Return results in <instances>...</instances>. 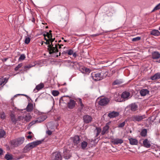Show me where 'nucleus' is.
<instances>
[{"instance_id": "5701e85b", "label": "nucleus", "mask_w": 160, "mask_h": 160, "mask_svg": "<svg viewBox=\"0 0 160 160\" xmlns=\"http://www.w3.org/2000/svg\"><path fill=\"white\" fill-rule=\"evenodd\" d=\"M160 57V54L158 52H154L152 53V58L153 59H158Z\"/></svg>"}, {"instance_id": "2f4dec72", "label": "nucleus", "mask_w": 160, "mask_h": 160, "mask_svg": "<svg viewBox=\"0 0 160 160\" xmlns=\"http://www.w3.org/2000/svg\"><path fill=\"white\" fill-rule=\"evenodd\" d=\"M94 132H96V136H98L101 132V129L100 128H96L94 130Z\"/></svg>"}, {"instance_id": "0eeeda50", "label": "nucleus", "mask_w": 160, "mask_h": 160, "mask_svg": "<svg viewBox=\"0 0 160 160\" xmlns=\"http://www.w3.org/2000/svg\"><path fill=\"white\" fill-rule=\"evenodd\" d=\"M146 118L145 115H136L132 116V120L134 122H139Z\"/></svg>"}, {"instance_id": "3c124183", "label": "nucleus", "mask_w": 160, "mask_h": 160, "mask_svg": "<svg viewBox=\"0 0 160 160\" xmlns=\"http://www.w3.org/2000/svg\"><path fill=\"white\" fill-rule=\"evenodd\" d=\"M102 33H97V34H93L91 35V37H97V36H99L100 35H102Z\"/></svg>"}, {"instance_id": "79ce46f5", "label": "nucleus", "mask_w": 160, "mask_h": 160, "mask_svg": "<svg viewBox=\"0 0 160 160\" xmlns=\"http://www.w3.org/2000/svg\"><path fill=\"white\" fill-rule=\"evenodd\" d=\"M160 9V3L157 5L156 7L154 8L152 12H153L155 10L159 9Z\"/></svg>"}, {"instance_id": "a19ab883", "label": "nucleus", "mask_w": 160, "mask_h": 160, "mask_svg": "<svg viewBox=\"0 0 160 160\" xmlns=\"http://www.w3.org/2000/svg\"><path fill=\"white\" fill-rule=\"evenodd\" d=\"M84 70H85V73L86 74H88L91 72V70L89 68H84Z\"/></svg>"}, {"instance_id": "c03bdc74", "label": "nucleus", "mask_w": 160, "mask_h": 160, "mask_svg": "<svg viewBox=\"0 0 160 160\" xmlns=\"http://www.w3.org/2000/svg\"><path fill=\"white\" fill-rule=\"evenodd\" d=\"M25 56L24 54H22L20 55V57H19V61L23 60L25 59Z\"/></svg>"}, {"instance_id": "8fccbe9b", "label": "nucleus", "mask_w": 160, "mask_h": 160, "mask_svg": "<svg viewBox=\"0 0 160 160\" xmlns=\"http://www.w3.org/2000/svg\"><path fill=\"white\" fill-rule=\"evenodd\" d=\"M125 124V122H124L120 123V124H119L118 126V127L119 128H122L124 126Z\"/></svg>"}, {"instance_id": "864d4df0", "label": "nucleus", "mask_w": 160, "mask_h": 160, "mask_svg": "<svg viewBox=\"0 0 160 160\" xmlns=\"http://www.w3.org/2000/svg\"><path fill=\"white\" fill-rule=\"evenodd\" d=\"M34 113L36 114H40V112L38 110L35 109L34 110Z\"/></svg>"}, {"instance_id": "c85d7f7f", "label": "nucleus", "mask_w": 160, "mask_h": 160, "mask_svg": "<svg viewBox=\"0 0 160 160\" xmlns=\"http://www.w3.org/2000/svg\"><path fill=\"white\" fill-rule=\"evenodd\" d=\"M33 104L32 103H29L26 108L27 111L28 112H31L33 109Z\"/></svg>"}, {"instance_id": "ddd939ff", "label": "nucleus", "mask_w": 160, "mask_h": 160, "mask_svg": "<svg viewBox=\"0 0 160 160\" xmlns=\"http://www.w3.org/2000/svg\"><path fill=\"white\" fill-rule=\"evenodd\" d=\"M72 140L75 145L78 144L80 143V139L78 135H76L74 137L71 138Z\"/></svg>"}, {"instance_id": "72a5a7b5", "label": "nucleus", "mask_w": 160, "mask_h": 160, "mask_svg": "<svg viewBox=\"0 0 160 160\" xmlns=\"http://www.w3.org/2000/svg\"><path fill=\"white\" fill-rule=\"evenodd\" d=\"M147 133V130L146 129H142L140 133L141 135L143 137L145 136Z\"/></svg>"}, {"instance_id": "c9c22d12", "label": "nucleus", "mask_w": 160, "mask_h": 160, "mask_svg": "<svg viewBox=\"0 0 160 160\" xmlns=\"http://www.w3.org/2000/svg\"><path fill=\"white\" fill-rule=\"evenodd\" d=\"M64 52L65 53H68L69 55H71L73 54V51L72 49H69L64 51Z\"/></svg>"}, {"instance_id": "39448f33", "label": "nucleus", "mask_w": 160, "mask_h": 160, "mask_svg": "<svg viewBox=\"0 0 160 160\" xmlns=\"http://www.w3.org/2000/svg\"><path fill=\"white\" fill-rule=\"evenodd\" d=\"M31 116L29 113L26 114L19 116L18 118L19 121L22 122H28L31 118Z\"/></svg>"}, {"instance_id": "de8ad7c7", "label": "nucleus", "mask_w": 160, "mask_h": 160, "mask_svg": "<svg viewBox=\"0 0 160 160\" xmlns=\"http://www.w3.org/2000/svg\"><path fill=\"white\" fill-rule=\"evenodd\" d=\"M78 101L79 102V104L82 107H83L84 105L82 103V100L81 98H79L78 99Z\"/></svg>"}, {"instance_id": "a211bd4d", "label": "nucleus", "mask_w": 160, "mask_h": 160, "mask_svg": "<svg viewBox=\"0 0 160 160\" xmlns=\"http://www.w3.org/2000/svg\"><path fill=\"white\" fill-rule=\"evenodd\" d=\"M70 101L68 102V107L70 109L73 108L75 106V102L74 100L70 99Z\"/></svg>"}, {"instance_id": "7ed1b4c3", "label": "nucleus", "mask_w": 160, "mask_h": 160, "mask_svg": "<svg viewBox=\"0 0 160 160\" xmlns=\"http://www.w3.org/2000/svg\"><path fill=\"white\" fill-rule=\"evenodd\" d=\"M108 72L104 70L101 71L96 73L92 74V77L95 81L101 80L108 75Z\"/></svg>"}, {"instance_id": "09e8293b", "label": "nucleus", "mask_w": 160, "mask_h": 160, "mask_svg": "<svg viewBox=\"0 0 160 160\" xmlns=\"http://www.w3.org/2000/svg\"><path fill=\"white\" fill-rule=\"evenodd\" d=\"M19 95H22V96H25L26 97H28V96L27 95H25V94H17L15 95H14V97L12 98L11 99V100H12V101L13 100V99H14V97H17V96H19Z\"/></svg>"}, {"instance_id": "412c9836", "label": "nucleus", "mask_w": 160, "mask_h": 160, "mask_svg": "<svg viewBox=\"0 0 160 160\" xmlns=\"http://www.w3.org/2000/svg\"><path fill=\"white\" fill-rule=\"evenodd\" d=\"M151 79L152 80L160 78V73L158 72L151 77Z\"/></svg>"}, {"instance_id": "49530a36", "label": "nucleus", "mask_w": 160, "mask_h": 160, "mask_svg": "<svg viewBox=\"0 0 160 160\" xmlns=\"http://www.w3.org/2000/svg\"><path fill=\"white\" fill-rule=\"evenodd\" d=\"M22 63H19V64L17 66H16L14 69L15 71H17L18 70V69L21 68L22 66Z\"/></svg>"}, {"instance_id": "4d7b16f0", "label": "nucleus", "mask_w": 160, "mask_h": 160, "mask_svg": "<svg viewBox=\"0 0 160 160\" xmlns=\"http://www.w3.org/2000/svg\"><path fill=\"white\" fill-rule=\"evenodd\" d=\"M32 138V136L31 135H28V136H27V138H28V139H31V138Z\"/></svg>"}, {"instance_id": "cd10ccee", "label": "nucleus", "mask_w": 160, "mask_h": 160, "mask_svg": "<svg viewBox=\"0 0 160 160\" xmlns=\"http://www.w3.org/2000/svg\"><path fill=\"white\" fill-rule=\"evenodd\" d=\"M109 128V127L108 125H106L103 128V130L102 131L101 134L102 135H103L105 133L108 132V130Z\"/></svg>"}, {"instance_id": "6e6552de", "label": "nucleus", "mask_w": 160, "mask_h": 160, "mask_svg": "<svg viewBox=\"0 0 160 160\" xmlns=\"http://www.w3.org/2000/svg\"><path fill=\"white\" fill-rule=\"evenodd\" d=\"M52 160H61L62 157L59 152H56L52 154Z\"/></svg>"}, {"instance_id": "a18cd8bd", "label": "nucleus", "mask_w": 160, "mask_h": 160, "mask_svg": "<svg viewBox=\"0 0 160 160\" xmlns=\"http://www.w3.org/2000/svg\"><path fill=\"white\" fill-rule=\"evenodd\" d=\"M30 41V38L29 37H26L25 40V43L26 44H28L29 43Z\"/></svg>"}, {"instance_id": "37998d69", "label": "nucleus", "mask_w": 160, "mask_h": 160, "mask_svg": "<svg viewBox=\"0 0 160 160\" xmlns=\"http://www.w3.org/2000/svg\"><path fill=\"white\" fill-rule=\"evenodd\" d=\"M141 39V37H137L132 39V41L133 42H136L139 41Z\"/></svg>"}, {"instance_id": "4be33fe9", "label": "nucleus", "mask_w": 160, "mask_h": 160, "mask_svg": "<svg viewBox=\"0 0 160 160\" xmlns=\"http://www.w3.org/2000/svg\"><path fill=\"white\" fill-rule=\"evenodd\" d=\"M123 142L122 139H121L116 138L114 139L112 141V142L115 144H121Z\"/></svg>"}, {"instance_id": "9b49d317", "label": "nucleus", "mask_w": 160, "mask_h": 160, "mask_svg": "<svg viewBox=\"0 0 160 160\" xmlns=\"http://www.w3.org/2000/svg\"><path fill=\"white\" fill-rule=\"evenodd\" d=\"M9 78L8 76H3L0 78V86L4 85L8 81Z\"/></svg>"}, {"instance_id": "b1692460", "label": "nucleus", "mask_w": 160, "mask_h": 160, "mask_svg": "<svg viewBox=\"0 0 160 160\" xmlns=\"http://www.w3.org/2000/svg\"><path fill=\"white\" fill-rule=\"evenodd\" d=\"M47 118V117L45 115H42L40 116L37 118L38 122L40 123L44 121Z\"/></svg>"}, {"instance_id": "ea45409f", "label": "nucleus", "mask_w": 160, "mask_h": 160, "mask_svg": "<svg viewBox=\"0 0 160 160\" xmlns=\"http://www.w3.org/2000/svg\"><path fill=\"white\" fill-rule=\"evenodd\" d=\"M38 123V122L37 119L33 121L29 124V126L30 127H31L34 124Z\"/></svg>"}, {"instance_id": "052dcab7", "label": "nucleus", "mask_w": 160, "mask_h": 160, "mask_svg": "<svg viewBox=\"0 0 160 160\" xmlns=\"http://www.w3.org/2000/svg\"><path fill=\"white\" fill-rule=\"evenodd\" d=\"M63 89V92H66L67 90V89L66 88H64Z\"/></svg>"}, {"instance_id": "9d476101", "label": "nucleus", "mask_w": 160, "mask_h": 160, "mask_svg": "<svg viewBox=\"0 0 160 160\" xmlns=\"http://www.w3.org/2000/svg\"><path fill=\"white\" fill-rule=\"evenodd\" d=\"M63 155L65 159H68L71 157V154L69 150L64 148L63 150Z\"/></svg>"}, {"instance_id": "774afa93", "label": "nucleus", "mask_w": 160, "mask_h": 160, "mask_svg": "<svg viewBox=\"0 0 160 160\" xmlns=\"http://www.w3.org/2000/svg\"><path fill=\"white\" fill-rule=\"evenodd\" d=\"M158 62H159V63H160V59L159 61H158Z\"/></svg>"}, {"instance_id": "f704fd0d", "label": "nucleus", "mask_w": 160, "mask_h": 160, "mask_svg": "<svg viewBox=\"0 0 160 160\" xmlns=\"http://www.w3.org/2000/svg\"><path fill=\"white\" fill-rule=\"evenodd\" d=\"M10 117L12 121L13 122L15 123L17 120L16 119L13 113H12L10 115Z\"/></svg>"}, {"instance_id": "6e6d98bb", "label": "nucleus", "mask_w": 160, "mask_h": 160, "mask_svg": "<svg viewBox=\"0 0 160 160\" xmlns=\"http://www.w3.org/2000/svg\"><path fill=\"white\" fill-rule=\"evenodd\" d=\"M46 133L48 135H50V130H48L47 131Z\"/></svg>"}, {"instance_id": "bb28decb", "label": "nucleus", "mask_w": 160, "mask_h": 160, "mask_svg": "<svg viewBox=\"0 0 160 160\" xmlns=\"http://www.w3.org/2000/svg\"><path fill=\"white\" fill-rule=\"evenodd\" d=\"M149 92L148 90L147 89H142L140 91V92L142 96H145Z\"/></svg>"}, {"instance_id": "473e14b6", "label": "nucleus", "mask_w": 160, "mask_h": 160, "mask_svg": "<svg viewBox=\"0 0 160 160\" xmlns=\"http://www.w3.org/2000/svg\"><path fill=\"white\" fill-rule=\"evenodd\" d=\"M6 135L5 131L2 129H0V138L4 137Z\"/></svg>"}, {"instance_id": "393cba45", "label": "nucleus", "mask_w": 160, "mask_h": 160, "mask_svg": "<svg viewBox=\"0 0 160 160\" xmlns=\"http://www.w3.org/2000/svg\"><path fill=\"white\" fill-rule=\"evenodd\" d=\"M150 34L154 36H158L160 34V32L158 30L154 29L151 32Z\"/></svg>"}, {"instance_id": "aec40b11", "label": "nucleus", "mask_w": 160, "mask_h": 160, "mask_svg": "<svg viewBox=\"0 0 160 160\" xmlns=\"http://www.w3.org/2000/svg\"><path fill=\"white\" fill-rule=\"evenodd\" d=\"M130 143L132 145H137L138 143V140L135 139L131 138L129 139Z\"/></svg>"}, {"instance_id": "c756f323", "label": "nucleus", "mask_w": 160, "mask_h": 160, "mask_svg": "<svg viewBox=\"0 0 160 160\" xmlns=\"http://www.w3.org/2000/svg\"><path fill=\"white\" fill-rule=\"evenodd\" d=\"M5 158L7 160H11L13 159V156L11 154L8 153L5 155Z\"/></svg>"}, {"instance_id": "680f3d73", "label": "nucleus", "mask_w": 160, "mask_h": 160, "mask_svg": "<svg viewBox=\"0 0 160 160\" xmlns=\"http://www.w3.org/2000/svg\"><path fill=\"white\" fill-rule=\"evenodd\" d=\"M36 63V62H34L33 63H32L30 64H31V65H33L34 64H35V65Z\"/></svg>"}, {"instance_id": "603ef678", "label": "nucleus", "mask_w": 160, "mask_h": 160, "mask_svg": "<svg viewBox=\"0 0 160 160\" xmlns=\"http://www.w3.org/2000/svg\"><path fill=\"white\" fill-rule=\"evenodd\" d=\"M35 66V64H34L33 65H31L30 64L29 65H27L25 66V68H30L32 67H33Z\"/></svg>"}, {"instance_id": "4c0bfd02", "label": "nucleus", "mask_w": 160, "mask_h": 160, "mask_svg": "<svg viewBox=\"0 0 160 160\" xmlns=\"http://www.w3.org/2000/svg\"><path fill=\"white\" fill-rule=\"evenodd\" d=\"M122 83V82L119 80H115L113 83V85L119 84Z\"/></svg>"}, {"instance_id": "f257e3e1", "label": "nucleus", "mask_w": 160, "mask_h": 160, "mask_svg": "<svg viewBox=\"0 0 160 160\" xmlns=\"http://www.w3.org/2000/svg\"><path fill=\"white\" fill-rule=\"evenodd\" d=\"M51 56H53L54 57H58L60 55V53H59L58 49V46L60 48L61 47L59 45L57 42L55 38L52 36L51 33Z\"/></svg>"}, {"instance_id": "f3484780", "label": "nucleus", "mask_w": 160, "mask_h": 160, "mask_svg": "<svg viewBox=\"0 0 160 160\" xmlns=\"http://www.w3.org/2000/svg\"><path fill=\"white\" fill-rule=\"evenodd\" d=\"M119 115V112H118L113 111L109 112L108 115V116L110 118H114Z\"/></svg>"}, {"instance_id": "e2e57ef3", "label": "nucleus", "mask_w": 160, "mask_h": 160, "mask_svg": "<svg viewBox=\"0 0 160 160\" xmlns=\"http://www.w3.org/2000/svg\"><path fill=\"white\" fill-rule=\"evenodd\" d=\"M22 158V157H19L18 158H17V159H18H18H21V158Z\"/></svg>"}, {"instance_id": "7c9ffc66", "label": "nucleus", "mask_w": 160, "mask_h": 160, "mask_svg": "<svg viewBox=\"0 0 160 160\" xmlns=\"http://www.w3.org/2000/svg\"><path fill=\"white\" fill-rule=\"evenodd\" d=\"M87 145L88 143L87 142L84 141L82 142L81 143V147L83 149H85L87 147Z\"/></svg>"}, {"instance_id": "4468645a", "label": "nucleus", "mask_w": 160, "mask_h": 160, "mask_svg": "<svg viewBox=\"0 0 160 160\" xmlns=\"http://www.w3.org/2000/svg\"><path fill=\"white\" fill-rule=\"evenodd\" d=\"M70 99V98L68 96H64L61 98L59 102L60 103H66Z\"/></svg>"}, {"instance_id": "423d86ee", "label": "nucleus", "mask_w": 160, "mask_h": 160, "mask_svg": "<svg viewBox=\"0 0 160 160\" xmlns=\"http://www.w3.org/2000/svg\"><path fill=\"white\" fill-rule=\"evenodd\" d=\"M44 39L46 40V42H45V43L47 45H48V52L49 54H50V34H49V32H46V34H44Z\"/></svg>"}, {"instance_id": "1a4fd4ad", "label": "nucleus", "mask_w": 160, "mask_h": 160, "mask_svg": "<svg viewBox=\"0 0 160 160\" xmlns=\"http://www.w3.org/2000/svg\"><path fill=\"white\" fill-rule=\"evenodd\" d=\"M109 101L110 100L108 98H101L98 102V104L101 106H105L108 104Z\"/></svg>"}, {"instance_id": "58836bf2", "label": "nucleus", "mask_w": 160, "mask_h": 160, "mask_svg": "<svg viewBox=\"0 0 160 160\" xmlns=\"http://www.w3.org/2000/svg\"><path fill=\"white\" fill-rule=\"evenodd\" d=\"M52 94L54 96H56L59 94V92L58 91L53 90L52 92Z\"/></svg>"}, {"instance_id": "e433bc0d", "label": "nucleus", "mask_w": 160, "mask_h": 160, "mask_svg": "<svg viewBox=\"0 0 160 160\" xmlns=\"http://www.w3.org/2000/svg\"><path fill=\"white\" fill-rule=\"evenodd\" d=\"M0 117L3 120L5 118L6 115L4 112H1L0 113Z\"/></svg>"}, {"instance_id": "13d9d810", "label": "nucleus", "mask_w": 160, "mask_h": 160, "mask_svg": "<svg viewBox=\"0 0 160 160\" xmlns=\"http://www.w3.org/2000/svg\"><path fill=\"white\" fill-rule=\"evenodd\" d=\"M3 152V150L1 149L0 148V155H1Z\"/></svg>"}, {"instance_id": "dca6fc26", "label": "nucleus", "mask_w": 160, "mask_h": 160, "mask_svg": "<svg viewBox=\"0 0 160 160\" xmlns=\"http://www.w3.org/2000/svg\"><path fill=\"white\" fill-rule=\"evenodd\" d=\"M44 87V84L42 83H41L36 86L35 88L33 90V92H37L42 88Z\"/></svg>"}, {"instance_id": "69168bd1", "label": "nucleus", "mask_w": 160, "mask_h": 160, "mask_svg": "<svg viewBox=\"0 0 160 160\" xmlns=\"http://www.w3.org/2000/svg\"><path fill=\"white\" fill-rule=\"evenodd\" d=\"M32 133V132H28V133L29 134H31Z\"/></svg>"}, {"instance_id": "a878e982", "label": "nucleus", "mask_w": 160, "mask_h": 160, "mask_svg": "<svg viewBox=\"0 0 160 160\" xmlns=\"http://www.w3.org/2000/svg\"><path fill=\"white\" fill-rule=\"evenodd\" d=\"M130 109L132 111H135L137 110L138 106L135 103H132L130 105Z\"/></svg>"}, {"instance_id": "20e7f679", "label": "nucleus", "mask_w": 160, "mask_h": 160, "mask_svg": "<svg viewBox=\"0 0 160 160\" xmlns=\"http://www.w3.org/2000/svg\"><path fill=\"white\" fill-rule=\"evenodd\" d=\"M24 140L25 139L24 137L18 138L16 139H14L11 141V143L12 145L14 147H17L22 144L24 142Z\"/></svg>"}, {"instance_id": "5fc2aeb1", "label": "nucleus", "mask_w": 160, "mask_h": 160, "mask_svg": "<svg viewBox=\"0 0 160 160\" xmlns=\"http://www.w3.org/2000/svg\"><path fill=\"white\" fill-rule=\"evenodd\" d=\"M84 67H83L80 69L81 71L83 73H85V70H84Z\"/></svg>"}, {"instance_id": "f8f14e48", "label": "nucleus", "mask_w": 160, "mask_h": 160, "mask_svg": "<svg viewBox=\"0 0 160 160\" xmlns=\"http://www.w3.org/2000/svg\"><path fill=\"white\" fill-rule=\"evenodd\" d=\"M92 119L91 117L89 115H85L83 117L84 122L86 123H88L91 122Z\"/></svg>"}, {"instance_id": "bf43d9fd", "label": "nucleus", "mask_w": 160, "mask_h": 160, "mask_svg": "<svg viewBox=\"0 0 160 160\" xmlns=\"http://www.w3.org/2000/svg\"><path fill=\"white\" fill-rule=\"evenodd\" d=\"M72 54H73V56L74 57H75L76 56V53H73Z\"/></svg>"}, {"instance_id": "338daca9", "label": "nucleus", "mask_w": 160, "mask_h": 160, "mask_svg": "<svg viewBox=\"0 0 160 160\" xmlns=\"http://www.w3.org/2000/svg\"><path fill=\"white\" fill-rule=\"evenodd\" d=\"M66 84V83H64L63 84H62V85H65Z\"/></svg>"}, {"instance_id": "6ab92c4d", "label": "nucleus", "mask_w": 160, "mask_h": 160, "mask_svg": "<svg viewBox=\"0 0 160 160\" xmlns=\"http://www.w3.org/2000/svg\"><path fill=\"white\" fill-rule=\"evenodd\" d=\"M143 144L144 146L147 148H149L151 146L150 142L147 139L143 140Z\"/></svg>"}, {"instance_id": "2eb2a0df", "label": "nucleus", "mask_w": 160, "mask_h": 160, "mask_svg": "<svg viewBox=\"0 0 160 160\" xmlns=\"http://www.w3.org/2000/svg\"><path fill=\"white\" fill-rule=\"evenodd\" d=\"M130 95V93L127 91H125L122 92L121 95V97L124 99H128Z\"/></svg>"}, {"instance_id": "f03ea898", "label": "nucleus", "mask_w": 160, "mask_h": 160, "mask_svg": "<svg viewBox=\"0 0 160 160\" xmlns=\"http://www.w3.org/2000/svg\"><path fill=\"white\" fill-rule=\"evenodd\" d=\"M43 141V140H37L29 143L27 144L23 148V152L24 153L27 152L31 149L42 143Z\"/></svg>"}, {"instance_id": "0e129e2a", "label": "nucleus", "mask_w": 160, "mask_h": 160, "mask_svg": "<svg viewBox=\"0 0 160 160\" xmlns=\"http://www.w3.org/2000/svg\"><path fill=\"white\" fill-rule=\"evenodd\" d=\"M46 126H47V128H48V126H49V123H47L46 124Z\"/></svg>"}]
</instances>
